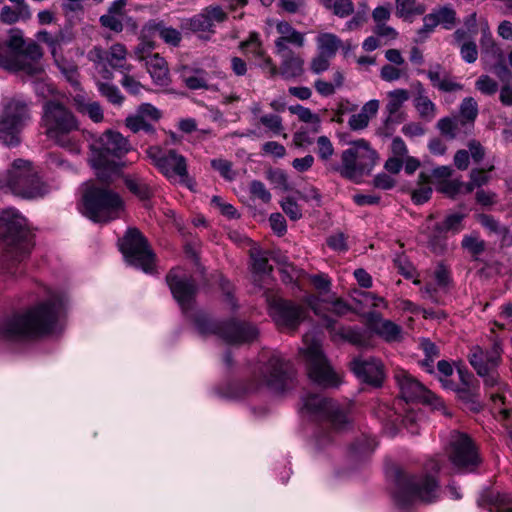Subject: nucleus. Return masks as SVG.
Wrapping results in <instances>:
<instances>
[{
  "instance_id": "obj_44",
  "label": "nucleus",
  "mask_w": 512,
  "mask_h": 512,
  "mask_svg": "<svg viewBox=\"0 0 512 512\" xmlns=\"http://www.w3.org/2000/svg\"><path fill=\"white\" fill-rule=\"evenodd\" d=\"M97 87L100 94L112 104L121 105L123 103L124 97L117 86L98 81Z\"/></svg>"
},
{
  "instance_id": "obj_14",
  "label": "nucleus",
  "mask_w": 512,
  "mask_h": 512,
  "mask_svg": "<svg viewBox=\"0 0 512 512\" xmlns=\"http://www.w3.org/2000/svg\"><path fill=\"white\" fill-rule=\"evenodd\" d=\"M447 454L453 467L460 472H473L482 462L473 440L459 431L450 433Z\"/></svg>"
},
{
  "instance_id": "obj_41",
  "label": "nucleus",
  "mask_w": 512,
  "mask_h": 512,
  "mask_svg": "<svg viewBox=\"0 0 512 512\" xmlns=\"http://www.w3.org/2000/svg\"><path fill=\"white\" fill-rule=\"evenodd\" d=\"M194 75L185 76L184 83L191 90H215L214 85L208 83V73L203 69H196Z\"/></svg>"
},
{
  "instance_id": "obj_24",
  "label": "nucleus",
  "mask_w": 512,
  "mask_h": 512,
  "mask_svg": "<svg viewBox=\"0 0 512 512\" xmlns=\"http://www.w3.org/2000/svg\"><path fill=\"white\" fill-rule=\"evenodd\" d=\"M161 116L160 110L155 106L143 103L134 114L125 119V125L133 133L143 131L148 135H154L156 132L154 124L160 120Z\"/></svg>"
},
{
  "instance_id": "obj_10",
  "label": "nucleus",
  "mask_w": 512,
  "mask_h": 512,
  "mask_svg": "<svg viewBox=\"0 0 512 512\" xmlns=\"http://www.w3.org/2000/svg\"><path fill=\"white\" fill-rule=\"evenodd\" d=\"M293 368L279 353H273L269 359L260 364L254 372L255 385L249 391H256L262 387L273 392H283L292 379Z\"/></svg>"
},
{
  "instance_id": "obj_38",
  "label": "nucleus",
  "mask_w": 512,
  "mask_h": 512,
  "mask_svg": "<svg viewBox=\"0 0 512 512\" xmlns=\"http://www.w3.org/2000/svg\"><path fill=\"white\" fill-rule=\"evenodd\" d=\"M342 164L338 168L340 174L347 179H354L363 173L351 146L341 155Z\"/></svg>"
},
{
  "instance_id": "obj_9",
  "label": "nucleus",
  "mask_w": 512,
  "mask_h": 512,
  "mask_svg": "<svg viewBox=\"0 0 512 512\" xmlns=\"http://www.w3.org/2000/svg\"><path fill=\"white\" fill-rule=\"evenodd\" d=\"M300 354L306 363L307 373L311 381L322 387H337L339 375L333 370L325 355L321 343L307 333L303 336V347Z\"/></svg>"
},
{
  "instance_id": "obj_54",
  "label": "nucleus",
  "mask_w": 512,
  "mask_h": 512,
  "mask_svg": "<svg viewBox=\"0 0 512 512\" xmlns=\"http://www.w3.org/2000/svg\"><path fill=\"white\" fill-rule=\"evenodd\" d=\"M479 222L481 225L489 230L492 233L498 234V235H505L508 232V229L505 226H502L499 221H497L494 217L482 214L479 216Z\"/></svg>"
},
{
  "instance_id": "obj_51",
  "label": "nucleus",
  "mask_w": 512,
  "mask_h": 512,
  "mask_svg": "<svg viewBox=\"0 0 512 512\" xmlns=\"http://www.w3.org/2000/svg\"><path fill=\"white\" fill-rule=\"evenodd\" d=\"M437 370H438V378L439 381L442 383V386L445 389H454V383L447 378L450 377L453 374V367L450 364V362L446 360H440L437 363Z\"/></svg>"
},
{
  "instance_id": "obj_25",
  "label": "nucleus",
  "mask_w": 512,
  "mask_h": 512,
  "mask_svg": "<svg viewBox=\"0 0 512 512\" xmlns=\"http://www.w3.org/2000/svg\"><path fill=\"white\" fill-rule=\"evenodd\" d=\"M351 369L361 381L379 387L384 380L383 364L376 358H355L350 363Z\"/></svg>"
},
{
  "instance_id": "obj_17",
  "label": "nucleus",
  "mask_w": 512,
  "mask_h": 512,
  "mask_svg": "<svg viewBox=\"0 0 512 512\" xmlns=\"http://www.w3.org/2000/svg\"><path fill=\"white\" fill-rule=\"evenodd\" d=\"M88 58L93 62L98 75L104 80H112L113 72L109 69L129 72L131 66L127 64V49L121 43L113 44L109 49L94 47L88 54Z\"/></svg>"
},
{
  "instance_id": "obj_31",
  "label": "nucleus",
  "mask_w": 512,
  "mask_h": 512,
  "mask_svg": "<svg viewBox=\"0 0 512 512\" xmlns=\"http://www.w3.org/2000/svg\"><path fill=\"white\" fill-rule=\"evenodd\" d=\"M371 322L372 331L388 343L401 342L403 340V329L391 320L383 319L379 314H373Z\"/></svg>"
},
{
  "instance_id": "obj_52",
  "label": "nucleus",
  "mask_w": 512,
  "mask_h": 512,
  "mask_svg": "<svg viewBox=\"0 0 512 512\" xmlns=\"http://www.w3.org/2000/svg\"><path fill=\"white\" fill-rule=\"evenodd\" d=\"M475 87L487 96H492L498 91V83L488 75H481L476 80Z\"/></svg>"
},
{
  "instance_id": "obj_50",
  "label": "nucleus",
  "mask_w": 512,
  "mask_h": 512,
  "mask_svg": "<svg viewBox=\"0 0 512 512\" xmlns=\"http://www.w3.org/2000/svg\"><path fill=\"white\" fill-rule=\"evenodd\" d=\"M99 22L102 27L109 29L115 33H120L124 29L123 17L112 14H104L100 16Z\"/></svg>"
},
{
  "instance_id": "obj_30",
  "label": "nucleus",
  "mask_w": 512,
  "mask_h": 512,
  "mask_svg": "<svg viewBox=\"0 0 512 512\" xmlns=\"http://www.w3.org/2000/svg\"><path fill=\"white\" fill-rule=\"evenodd\" d=\"M414 90L413 105L419 117L426 122L432 121L437 115L435 103L428 97L427 91L420 81L412 84Z\"/></svg>"
},
{
  "instance_id": "obj_48",
  "label": "nucleus",
  "mask_w": 512,
  "mask_h": 512,
  "mask_svg": "<svg viewBox=\"0 0 512 512\" xmlns=\"http://www.w3.org/2000/svg\"><path fill=\"white\" fill-rule=\"evenodd\" d=\"M437 128L443 136L454 139L457 135L458 120L450 117L441 118L437 122Z\"/></svg>"
},
{
  "instance_id": "obj_46",
  "label": "nucleus",
  "mask_w": 512,
  "mask_h": 512,
  "mask_svg": "<svg viewBox=\"0 0 512 512\" xmlns=\"http://www.w3.org/2000/svg\"><path fill=\"white\" fill-rule=\"evenodd\" d=\"M252 267L253 271L257 274H269L272 271V267L268 263V257L266 252L261 250L251 251Z\"/></svg>"
},
{
  "instance_id": "obj_36",
  "label": "nucleus",
  "mask_w": 512,
  "mask_h": 512,
  "mask_svg": "<svg viewBox=\"0 0 512 512\" xmlns=\"http://www.w3.org/2000/svg\"><path fill=\"white\" fill-rule=\"evenodd\" d=\"M317 51L320 54L333 58L342 46V40L333 33L322 32L316 37Z\"/></svg>"
},
{
  "instance_id": "obj_11",
  "label": "nucleus",
  "mask_w": 512,
  "mask_h": 512,
  "mask_svg": "<svg viewBox=\"0 0 512 512\" xmlns=\"http://www.w3.org/2000/svg\"><path fill=\"white\" fill-rule=\"evenodd\" d=\"M6 183L11 192L22 198H36L43 196L46 186L33 169L31 162L17 159L8 170Z\"/></svg>"
},
{
  "instance_id": "obj_32",
  "label": "nucleus",
  "mask_w": 512,
  "mask_h": 512,
  "mask_svg": "<svg viewBox=\"0 0 512 512\" xmlns=\"http://www.w3.org/2000/svg\"><path fill=\"white\" fill-rule=\"evenodd\" d=\"M145 65L155 85L166 87L170 84L168 65L163 57L157 53L148 55Z\"/></svg>"
},
{
  "instance_id": "obj_55",
  "label": "nucleus",
  "mask_w": 512,
  "mask_h": 512,
  "mask_svg": "<svg viewBox=\"0 0 512 512\" xmlns=\"http://www.w3.org/2000/svg\"><path fill=\"white\" fill-rule=\"evenodd\" d=\"M493 169V165H490L487 168H474L469 173V179L474 182V186L480 188L490 181L488 172L492 171Z\"/></svg>"
},
{
  "instance_id": "obj_34",
  "label": "nucleus",
  "mask_w": 512,
  "mask_h": 512,
  "mask_svg": "<svg viewBox=\"0 0 512 512\" xmlns=\"http://www.w3.org/2000/svg\"><path fill=\"white\" fill-rule=\"evenodd\" d=\"M410 95L408 90L399 88L388 92V102L385 110L387 112L386 123L395 122L399 123L402 121L399 110L403 104L408 101Z\"/></svg>"
},
{
  "instance_id": "obj_53",
  "label": "nucleus",
  "mask_w": 512,
  "mask_h": 512,
  "mask_svg": "<svg viewBox=\"0 0 512 512\" xmlns=\"http://www.w3.org/2000/svg\"><path fill=\"white\" fill-rule=\"evenodd\" d=\"M262 125L269 129L274 135H280L283 131L282 118L277 114H266L259 118Z\"/></svg>"
},
{
  "instance_id": "obj_37",
  "label": "nucleus",
  "mask_w": 512,
  "mask_h": 512,
  "mask_svg": "<svg viewBox=\"0 0 512 512\" xmlns=\"http://www.w3.org/2000/svg\"><path fill=\"white\" fill-rule=\"evenodd\" d=\"M396 15L406 21H412L415 16L423 15L426 6L417 0H395Z\"/></svg>"
},
{
  "instance_id": "obj_39",
  "label": "nucleus",
  "mask_w": 512,
  "mask_h": 512,
  "mask_svg": "<svg viewBox=\"0 0 512 512\" xmlns=\"http://www.w3.org/2000/svg\"><path fill=\"white\" fill-rule=\"evenodd\" d=\"M128 190L140 200H147L153 195V189L149 183L138 176L128 175L124 178Z\"/></svg>"
},
{
  "instance_id": "obj_47",
  "label": "nucleus",
  "mask_w": 512,
  "mask_h": 512,
  "mask_svg": "<svg viewBox=\"0 0 512 512\" xmlns=\"http://www.w3.org/2000/svg\"><path fill=\"white\" fill-rule=\"evenodd\" d=\"M459 112L464 121L473 123L478 115V104L473 97H466L460 104Z\"/></svg>"
},
{
  "instance_id": "obj_56",
  "label": "nucleus",
  "mask_w": 512,
  "mask_h": 512,
  "mask_svg": "<svg viewBox=\"0 0 512 512\" xmlns=\"http://www.w3.org/2000/svg\"><path fill=\"white\" fill-rule=\"evenodd\" d=\"M284 213L292 220L297 221L302 217L299 205L290 197L283 199L280 203Z\"/></svg>"
},
{
  "instance_id": "obj_60",
  "label": "nucleus",
  "mask_w": 512,
  "mask_h": 512,
  "mask_svg": "<svg viewBox=\"0 0 512 512\" xmlns=\"http://www.w3.org/2000/svg\"><path fill=\"white\" fill-rule=\"evenodd\" d=\"M462 59L467 63H474L478 57V51L475 42H465L460 47Z\"/></svg>"
},
{
  "instance_id": "obj_16",
  "label": "nucleus",
  "mask_w": 512,
  "mask_h": 512,
  "mask_svg": "<svg viewBox=\"0 0 512 512\" xmlns=\"http://www.w3.org/2000/svg\"><path fill=\"white\" fill-rule=\"evenodd\" d=\"M152 164L170 181L186 182L188 168L186 158L174 149L164 150L160 146H150L146 150Z\"/></svg>"
},
{
  "instance_id": "obj_42",
  "label": "nucleus",
  "mask_w": 512,
  "mask_h": 512,
  "mask_svg": "<svg viewBox=\"0 0 512 512\" xmlns=\"http://www.w3.org/2000/svg\"><path fill=\"white\" fill-rule=\"evenodd\" d=\"M289 110L292 114L298 116L299 120L305 123L312 124V130L318 132L321 126L320 118L317 114L313 113L309 108L303 107L302 105L290 106Z\"/></svg>"
},
{
  "instance_id": "obj_22",
  "label": "nucleus",
  "mask_w": 512,
  "mask_h": 512,
  "mask_svg": "<svg viewBox=\"0 0 512 512\" xmlns=\"http://www.w3.org/2000/svg\"><path fill=\"white\" fill-rule=\"evenodd\" d=\"M227 13L219 5L205 7L200 13L182 19L181 29L193 33L214 34V24L222 23L227 19Z\"/></svg>"
},
{
  "instance_id": "obj_20",
  "label": "nucleus",
  "mask_w": 512,
  "mask_h": 512,
  "mask_svg": "<svg viewBox=\"0 0 512 512\" xmlns=\"http://www.w3.org/2000/svg\"><path fill=\"white\" fill-rule=\"evenodd\" d=\"M395 379L400 389V393L405 401L421 400L435 409L444 408L439 397L428 390L422 383L405 370H399L395 373Z\"/></svg>"
},
{
  "instance_id": "obj_3",
  "label": "nucleus",
  "mask_w": 512,
  "mask_h": 512,
  "mask_svg": "<svg viewBox=\"0 0 512 512\" xmlns=\"http://www.w3.org/2000/svg\"><path fill=\"white\" fill-rule=\"evenodd\" d=\"M425 473L420 475H406L397 465L386 468V476L394 483L393 497L399 507L416 501L431 503L438 498L439 484L435 474L441 465L437 458H432L425 464Z\"/></svg>"
},
{
  "instance_id": "obj_1",
  "label": "nucleus",
  "mask_w": 512,
  "mask_h": 512,
  "mask_svg": "<svg viewBox=\"0 0 512 512\" xmlns=\"http://www.w3.org/2000/svg\"><path fill=\"white\" fill-rule=\"evenodd\" d=\"M65 304L64 295L53 292L47 300L40 302L26 313L1 319L0 336L6 340H17L54 333L62 327Z\"/></svg>"
},
{
  "instance_id": "obj_2",
  "label": "nucleus",
  "mask_w": 512,
  "mask_h": 512,
  "mask_svg": "<svg viewBox=\"0 0 512 512\" xmlns=\"http://www.w3.org/2000/svg\"><path fill=\"white\" fill-rule=\"evenodd\" d=\"M0 238L5 242V250L0 258V273L15 276L20 273V264L34 246L26 219L17 210L8 208L0 212Z\"/></svg>"
},
{
  "instance_id": "obj_18",
  "label": "nucleus",
  "mask_w": 512,
  "mask_h": 512,
  "mask_svg": "<svg viewBox=\"0 0 512 512\" xmlns=\"http://www.w3.org/2000/svg\"><path fill=\"white\" fill-rule=\"evenodd\" d=\"M464 214L453 213L447 215L441 223L430 225L433 220V215H430L427 220L426 237L427 245L430 250L436 254H441L446 249V234L451 232L456 234L463 229Z\"/></svg>"
},
{
  "instance_id": "obj_35",
  "label": "nucleus",
  "mask_w": 512,
  "mask_h": 512,
  "mask_svg": "<svg viewBox=\"0 0 512 512\" xmlns=\"http://www.w3.org/2000/svg\"><path fill=\"white\" fill-rule=\"evenodd\" d=\"M351 148L362 171L369 170L375 165L377 153L366 140L359 139L352 142Z\"/></svg>"
},
{
  "instance_id": "obj_64",
  "label": "nucleus",
  "mask_w": 512,
  "mask_h": 512,
  "mask_svg": "<svg viewBox=\"0 0 512 512\" xmlns=\"http://www.w3.org/2000/svg\"><path fill=\"white\" fill-rule=\"evenodd\" d=\"M305 5V0H277V6L290 14H295L301 11Z\"/></svg>"
},
{
  "instance_id": "obj_58",
  "label": "nucleus",
  "mask_w": 512,
  "mask_h": 512,
  "mask_svg": "<svg viewBox=\"0 0 512 512\" xmlns=\"http://www.w3.org/2000/svg\"><path fill=\"white\" fill-rule=\"evenodd\" d=\"M318 156L321 160L327 161L334 154L333 144L327 136H320L317 139Z\"/></svg>"
},
{
  "instance_id": "obj_12",
  "label": "nucleus",
  "mask_w": 512,
  "mask_h": 512,
  "mask_svg": "<svg viewBox=\"0 0 512 512\" xmlns=\"http://www.w3.org/2000/svg\"><path fill=\"white\" fill-rule=\"evenodd\" d=\"M301 412L315 420L326 421L334 431L343 430L349 424L346 411L334 401L320 394L304 395Z\"/></svg>"
},
{
  "instance_id": "obj_19",
  "label": "nucleus",
  "mask_w": 512,
  "mask_h": 512,
  "mask_svg": "<svg viewBox=\"0 0 512 512\" xmlns=\"http://www.w3.org/2000/svg\"><path fill=\"white\" fill-rule=\"evenodd\" d=\"M166 281L181 310L188 315L193 308L197 292L194 279L187 276L180 268H174L166 276Z\"/></svg>"
},
{
  "instance_id": "obj_59",
  "label": "nucleus",
  "mask_w": 512,
  "mask_h": 512,
  "mask_svg": "<svg viewBox=\"0 0 512 512\" xmlns=\"http://www.w3.org/2000/svg\"><path fill=\"white\" fill-rule=\"evenodd\" d=\"M333 13L340 17L346 18L354 13V4L352 0H335L333 2Z\"/></svg>"
},
{
  "instance_id": "obj_6",
  "label": "nucleus",
  "mask_w": 512,
  "mask_h": 512,
  "mask_svg": "<svg viewBox=\"0 0 512 512\" xmlns=\"http://www.w3.org/2000/svg\"><path fill=\"white\" fill-rule=\"evenodd\" d=\"M42 51L35 42H26L20 33L11 34L7 42L0 41V66L30 76L43 72Z\"/></svg>"
},
{
  "instance_id": "obj_13",
  "label": "nucleus",
  "mask_w": 512,
  "mask_h": 512,
  "mask_svg": "<svg viewBox=\"0 0 512 512\" xmlns=\"http://www.w3.org/2000/svg\"><path fill=\"white\" fill-rule=\"evenodd\" d=\"M29 120L28 104L18 98L10 99L0 115V142L6 146L18 145L19 134Z\"/></svg>"
},
{
  "instance_id": "obj_7",
  "label": "nucleus",
  "mask_w": 512,
  "mask_h": 512,
  "mask_svg": "<svg viewBox=\"0 0 512 512\" xmlns=\"http://www.w3.org/2000/svg\"><path fill=\"white\" fill-rule=\"evenodd\" d=\"M83 214L93 222L107 223L120 217L124 201L111 189L90 185L83 194Z\"/></svg>"
},
{
  "instance_id": "obj_15",
  "label": "nucleus",
  "mask_w": 512,
  "mask_h": 512,
  "mask_svg": "<svg viewBox=\"0 0 512 512\" xmlns=\"http://www.w3.org/2000/svg\"><path fill=\"white\" fill-rule=\"evenodd\" d=\"M120 250L128 264L140 268L145 273L152 272L155 254L137 228H129L126 231L120 243Z\"/></svg>"
},
{
  "instance_id": "obj_21",
  "label": "nucleus",
  "mask_w": 512,
  "mask_h": 512,
  "mask_svg": "<svg viewBox=\"0 0 512 512\" xmlns=\"http://www.w3.org/2000/svg\"><path fill=\"white\" fill-rule=\"evenodd\" d=\"M269 313L280 328L295 330L306 317V309L292 301L276 299L270 303Z\"/></svg>"
},
{
  "instance_id": "obj_62",
  "label": "nucleus",
  "mask_w": 512,
  "mask_h": 512,
  "mask_svg": "<svg viewBox=\"0 0 512 512\" xmlns=\"http://www.w3.org/2000/svg\"><path fill=\"white\" fill-rule=\"evenodd\" d=\"M272 230L278 235L283 236L287 231L286 220L281 213H272L269 217Z\"/></svg>"
},
{
  "instance_id": "obj_63",
  "label": "nucleus",
  "mask_w": 512,
  "mask_h": 512,
  "mask_svg": "<svg viewBox=\"0 0 512 512\" xmlns=\"http://www.w3.org/2000/svg\"><path fill=\"white\" fill-rule=\"evenodd\" d=\"M327 245L334 251L345 252L348 250L346 237L343 233H336L327 238Z\"/></svg>"
},
{
  "instance_id": "obj_40",
  "label": "nucleus",
  "mask_w": 512,
  "mask_h": 512,
  "mask_svg": "<svg viewBox=\"0 0 512 512\" xmlns=\"http://www.w3.org/2000/svg\"><path fill=\"white\" fill-rule=\"evenodd\" d=\"M30 8H26V13L22 11V7L15 6L14 8L5 5L0 10V22L12 25L19 20H29L31 18Z\"/></svg>"
},
{
  "instance_id": "obj_33",
  "label": "nucleus",
  "mask_w": 512,
  "mask_h": 512,
  "mask_svg": "<svg viewBox=\"0 0 512 512\" xmlns=\"http://www.w3.org/2000/svg\"><path fill=\"white\" fill-rule=\"evenodd\" d=\"M156 32L166 44L176 47L181 42L180 31L173 27H166L163 21L149 20L143 26L144 35H153Z\"/></svg>"
},
{
  "instance_id": "obj_61",
  "label": "nucleus",
  "mask_w": 512,
  "mask_h": 512,
  "mask_svg": "<svg viewBox=\"0 0 512 512\" xmlns=\"http://www.w3.org/2000/svg\"><path fill=\"white\" fill-rule=\"evenodd\" d=\"M250 192L253 196L259 198L264 203H268L271 200L270 192L261 181L253 180L250 183Z\"/></svg>"
},
{
  "instance_id": "obj_27",
  "label": "nucleus",
  "mask_w": 512,
  "mask_h": 512,
  "mask_svg": "<svg viewBox=\"0 0 512 512\" xmlns=\"http://www.w3.org/2000/svg\"><path fill=\"white\" fill-rule=\"evenodd\" d=\"M501 350L498 344H493L489 350H483L480 346H473L469 353V362L479 376L495 370L500 362Z\"/></svg>"
},
{
  "instance_id": "obj_49",
  "label": "nucleus",
  "mask_w": 512,
  "mask_h": 512,
  "mask_svg": "<svg viewBox=\"0 0 512 512\" xmlns=\"http://www.w3.org/2000/svg\"><path fill=\"white\" fill-rule=\"evenodd\" d=\"M152 35H144L141 30L140 43L135 48V54L140 61L146 62V57L152 55L150 52L155 48V43L150 39Z\"/></svg>"
},
{
  "instance_id": "obj_8",
  "label": "nucleus",
  "mask_w": 512,
  "mask_h": 512,
  "mask_svg": "<svg viewBox=\"0 0 512 512\" xmlns=\"http://www.w3.org/2000/svg\"><path fill=\"white\" fill-rule=\"evenodd\" d=\"M194 325L201 335H217L228 344H242L255 340L258 336V329L246 322L228 321L216 322L203 313L195 314Z\"/></svg>"
},
{
  "instance_id": "obj_57",
  "label": "nucleus",
  "mask_w": 512,
  "mask_h": 512,
  "mask_svg": "<svg viewBox=\"0 0 512 512\" xmlns=\"http://www.w3.org/2000/svg\"><path fill=\"white\" fill-rule=\"evenodd\" d=\"M332 58L323 54L317 53L310 61V70L314 74H321L327 71L330 67V60Z\"/></svg>"
},
{
  "instance_id": "obj_43",
  "label": "nucleus",
  "mask_w": 512,
  "mask_h": 512,
  "mask_svg": "<svg viewBox=\"0 0 512 512\" xmlns=\"http://www.w3.org/2000/svg\"><path fill=\"white\" fill-rule=\"evenodd\" d=\"M239 49L251 53L256 58L264 57L265 54L262 41L257 32H251L246 40L240 42Z\"/></svg>"
},
{
  "instance_id": "obj_29",
  "label": "nucleus",
  "mask_w": 512,
  "mask_h": 512,
  "mask_svg": "<svg viewBox=\"0 0 512 512\" xmlns=\"http://www.w3.org/2000/svg\"><path fill=\"white\" fill-rule=\"evenodd\" d=\"M325 326L329 330L333 341L344 340L353 345L363 347L366 345L364 333L355 327L337 326V322L331 318H325Z\"/></svg>"
},
{
  "instance_id": "obj_23",
  "label": "nucleus",
  "mask_w": 512,
  "mask_h": 512,
  "mask_svg": "<svg viewBox=\"0 0 512 512\" xmlns=\"http://www.w3.org/2000/svg\"><path fill=\"white\" fill-rule=\"evenodd\" d=\"M456 21V11L450 5L433 9L423 17V26L417 30L415 42L425 41L438 25L451 30L456 25Z\"/></svg>"
},
{
  "instance_id": "obj_4",
  "label": "nucleus",
  "mask_w": 512,
  "mask_h": 512,
  "mask_svg": "<svg viewBox=\"0 0 512 512\" xmlns=\"http://www.w3.org/2000/svg\"><path fill=\"white\" fill-rule=\"evenodd\" d=\"M42 110V126L47 138L71 153H80V123L73 112L56 100L46 101Z\"/></svg>"
},
{
  "instance_id": "obj_28",
  "label": "nucleus",
  "mask_w": 512,
  "mask_h": 512,
  "mask_svg": "<svg viewBox=\"0 0 512 512\" xmlns=\"http://www.w3.org/2000/svg\"><path fill=\"white\" fill-rule=\"evenodd\" d=\"M277 55L281 59L278 74L284 80H295L304 75L305 60L300 54L294 51H286Z\"/></svg>"
},
{
  "instance_id": "obj_5",
  "label": "nucleus",
  "mask_w": 512,
  "mask_h": 512,
  "mask_svg": "<svg viewBox=\"0 0 512 512\" xmlns=\"http://www.w3.org/2000/svg\"><path fill=\"white\" fill-rule=\"evenodd\" d=\"M131 150L121 133L107 130L91 144L90 163L98 179L109 181L121 170L119 160Z\"/></svg>"
},
{
  "instance_id": "obj_26",
  "label": "nucleus",
  "mask_w": 512,
  "mask_h": 512,
  "mask_svg": "<svg viewBox=\"0 0 512 512\" xmlns=\"http://www.w3.org/2000/svg\"><path fill=\"white\" fill-rule=\"evenodd\" d=\"M275 28L278 33V37L274 41L276 54L291 51L289 49V45H292L295 48H303L305 46V33L295 29L289 22L285 20H276Z\"/></svg>"
},
{
  "instance_id": "obj_45",
  "label": "nucleus",
  "mask_w": 512,
  "mask_h": 512,
  "mask_svg": "<svg viewBox=\"0 0 512 512\" xmlns=\"http://www.w3.org/2000/svg\"><path fill=\"white\" fill-rule=\"evenodd\" d=\"M462 247L473 256H478L485 251L486 244L484 240L476 233L465 235L461 242Z\"/></svg>"
}]
</instances>
